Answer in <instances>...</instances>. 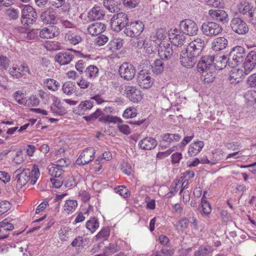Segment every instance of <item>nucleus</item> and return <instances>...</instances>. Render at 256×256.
<instances>
[{"instance_id": "69168bd1", "label": "nucleus", "mask_w": 256, "mask_h": 256, "mask_svg": "<svg viewBox=\"0 0 256 256\" xmlns=\"http://www.w3.org/2000/svg\"><path fill=\"white\" fill-rule=\"evenodd\" d=\"M121 169L125 174L128 176H130L132 174V166L128 162H123L121 165Z\"/></svg>"}, {"instance_id": "c756f323", "label": "nucleus", "mask_w": 256, "mask_h": 256, "mask_svg": "<svg viewBox=\"0 0 256 256\" xmlns=\"http://www.w3.org/2000/svg\"><path fill=\"white\" fill-rule=\"evenodd\" d=\"M228 45V40L224 37H218L214 39L212 44V49L216 52L224 49Z\"/></svg>"}, {"instance_id": "8fccbe9b", "label": "nucleus", "mask_w": 256, "mask_h": 256, "mask_svg": "<svg viewBox=\"0 0 256 256\" xmlns=\"http://www.w3.org/2000/svg\"><path fill=\"white\" fill-rule=\"evenodd\" d=\"M174 254V251L172 249L162 248L160 251L153 252L151 256H172Z\"/></svg>"}, {"instance_id": "9b49d317", "label": "nucleus", "mask_w": 256, "mask_h": 256, "mask_svg": "<svg viewBox=\"0 0 256 256\" xmlns=\"http://www.w3.org/2000/svg\"><path fill=\"white\" fill-rule=\"evenodd\" d=\"M202 33L208 36H213L222 32V26L214 22H204L201 28Z\"/></svg>"}, {"instance_id": "20e7f679", "label": "nucleus", "mask_w": 256, "mask_h": 256, "mask_svg": "<svg viewBox=\"0 0 256 256\" xmlns=\"http://www.w3.org/2000/svg\"><path fill=\"white\" fill-rule=\"evenodd\" d=\"M128 23V17L126 14L119 12L114 15L111 19L110 26L116 32L120 31L126 28Z\"/></svg>"}, {"instance_id": "4468645a", "label": "nucleus", "mask_w": 256, "mask_h": 256, "mask_svg": "<svg viewBox=\"0 0 256 256\" xmlns=\"http://www.w3.org/2000/svg\"><path fill=\"white\" fill-rule=\"evenodd\" d=\"M96 150L92 147L85 148L76 160L78 165H85L92 162L94 158Z\"/></svg>"}, {"instance_id": "4c0bfd02", "label": "nucleus", "mask_w": 256, "mask_h": 256, "mask_svg": "<svg viewBox=\"0 0 256 256\" xmlns=\"http://www.w3.org/2000/svg\"><path fill=\"white\" fill-rule=\"evenodd\" d=\"M146 52L148 54H152L156 52L157 44L154 40L151 38L146 39V43L144 46Z\"/></svg>"}, {"instance_id": "4d7b16f0", "label": "nucleus", "mask_w": 256, "mask_h": 256, "mask_svg": "<svg viewBox=\"0 0 256 256\" xmlns=\"http://www.w3.org/2000/svg\"><path fill=\"white\" fill-rule=\"evenodd\" d=\"M102 114V111L100 109H97L96 112L90 114V116H84L83 118L87 122H90L96 120Z\"/></svg>"}, {"instance_id": "603ef678", "label": "nucleus", "mask_w": 256, "mask_h": 256, "mask_svg": "<svg viewBox=\"0 0 256 256\" xmlns=\"http://www.w3.org/2000/svg\"><path fill=\"white\" fill-rule=\"evenodd\" d=\"M108 40V36L104 34H101L94 39V44L96 46H100L105 44Z\"/></svg>"}, {"instance_id": "c85d7f7f", "label": "nucleus", "mask_w": 256, "mask_h": 256, "mask_svg": "<svg viewBox=\"0 0 256 256\" xmlns=\"http://www.w3.org/2000/svg\"><path fill=\"white\" fill-rule=\"evenodd\" d=\"M94 106V103L90 100L82 101L77 108L76 113L79 115L85 114Z\"/></svg>"}, {"instance_id": "bf43d9fd", "label": "nucleus", "mask_w": 256, "mask_h": 256, "mask_svg": "<svg viewBox=\"0 0 256 256\" xmlns=\"http://www.w3.org/2000/svg\"><path fill=\"white\" fill-rule=\"evenodd\" d=\"M10 208V204L6 200L0 203V216L6 212Z\"/></svg>"}, {"instance_id": "774afa93", "label": "nucleus", "mask_w": 256, "mask_h": 256, "mask_svg": "<svg viewBox=\"0 0 256 256\" xmlns=\"http://www.w3.org/2000/svg\"><path fill=\"white\" fill-rule=\"evenodd\" d=\"M247 84L250 87H256V73L248 76L247 80Z\"/></svg>"}, {"instance_id": "f257e3e1", "label": "nucleus", "mask_w": 256, "mask_h": 256, "mask_svg": "<svg viewBox=\"0 0 256 256\" xmlns=\"http://www.w3.org/2000/svg\"><path fill=\"white\" fill-rule=\"evenodd\" d=\"M40 172L38 166L34 165L30 170L28 168H25L22 170L20 168L16 170L14 174L13 178L16 181L18 186L22 188L28 182L32 185H34L39 178Z\"/></svg>"}, {"instance_id": "b1692460", "label": "nucleus", "mask_w": 256, "mask_h": 256, "mask_svg": "<svg viewBox=\"0 0 256 256\" xmlns=\"http://www.w3.org/2000/svg\"><path fill=\"white\" fill-rule=\"evenodd\" d=\"M65 39L70 44L76 45L82 40V38L77 32L76 28L65 30Z\"/></svg>"}, {"instance_id": "a19ab883", "label": "nucleus", "mask_w": 256, "mask_h": 256, "mask_svg": "<svg viewBox=\"0 0 256 256\" xmlns=\"http://www.w3.org/2000/svg\"><path fill=\"white\" fill-rule=\"evenodd\" d=\"M44 85L50 90L56 91L58 90L60 85L58 82L52 78H48L44 82Z\"/></svg>"}, {"instance_id": "a878e982", "label": "nucleus", "mask_w": 256, "mask_h": 256, "mask_svg": "<svg viewBox=\"0 0 256 256\" xmlns=\"http://www.w3.org/2000/svg\"><path fill=\"white\" fill-rule=\"evenodd\" d=\"M212 65L214 64L216 69L221 70L224 69L228 64L229 66V58L225 56H214Z\"/></svg>"}, {"instance_id": "aec40b11", "label": "nucleus", "mask_w": 256, "mask_h": 256, "mask_svg": "<svg viewBox=\"0 0 256 256\" xmlns=\"http://www.w3.org/2000/svg\"><path fill=\"white\" fill-rule=\"evenodd\" d=\"M256 66V53L251 51L247 55L244 64V74H249Z\"/></svg>"}, {"instance_id": "2f4dec72", "label": "nucleus", "mask_w": 256, "mask_h": 256, "mask_svg": "<svg viewBox=\"0 0 256 256\" xmlns=\"http://www.w3.org/2000/svg\"><path fill=\"white\" fill-rule=\"evenodd\" d=\"M204 146L202 141H196L192 142L188 147V152L190 156H194L198 154Z\"/></svg>"}, {"instance_id": "423d86ee", "label": "nucleus", "mask_w": 256, "mask_h": 256, "mask_svg": "<svg viewBox=\"0 0 256 256\" xmlns=\"http://www.w3.org/2000/svg\"><path fill=\"white\" fill-rule=\"evenodd\" d=\"M144 29V24L140 20L128 23L124 28V32L126 36L134 38L138 36Z\"/></svg>"}, {"instance_id": "49530a36", "label": "nucleus", "mask_w": 256, "mask_h": 256, "mask_svg": "<svg viewBox=\"0 0 256 256\" xmlns=\"http://www.w3.org/2000/svg\"><path fill=\"white\" fill-rule=\"evenodd\" d=\"M78 204L76 200H66L65 202V212L69 214L74 211L76 206Z\"/></svg>"}, {"instance_id": "72a5a7b5", "label": "nucleus", "mask_w": 256, "mask_h": 256, "mask_svg": "<svg viewBox=\"0 0 256 256\" xmlns=\"http://www.w3.org/2000/svg\"><path fill=\"white\" fill-rule=\"evenodd\" d=\"M85 74L88 78L94 80L98 76L99 69L96 66L90 65L86 68Z\"/></svg>"}, {"instance_id": "9d476101", "label": "nucleus", "mask_w": 256, "mask_h": 256, "mask_svg": "<svg viewBox=\"0 0 256 256\" xmlns=\"http://www.w3.org/2000/svg\"><path fill=\"white\" fill-rule=\"evenodd\" d=\"M8 72L13 78H26L28 74H30L28 66L25 64L13 66L10 68Z\"/></svg>"}, {"instance_id": "f3484780", "label": "nucleus", "mask_w": 256, "mask_h": 256, "mask_svg": "<svg viewBox=\"0 0 256 256\" xmlns=\"http://www.w3.org/2000/svg\"><path fill=\"white\" fill-rule=\"evenodd\" d=\"M158 52L160 58L166 60L170 59L174 53L172 46L169 42L167 41L160 43Z\"/></svg>"}, {"instance_id": "1a4fd4ad", "label": "nucleus", "mask_w": 256, "mask_h": 256, "mask_svg": "<svg viewBox=\"0 0 256 256\" xmlns=\"http://www.w3.org/2000/svg\"><path fill=\"white\" fill-rule=\"evenodd\" d=\"M180 28L184 34L188 36L195 35L198 31V26L194 21L190 19L182 20L180 24Z\"/></svg>"}, {"instance_id": "5fc2aeb1", "label": "nucleus", "mask_w": 256, "mask_h": 256, "mask_svg": "<svg viewBox=\"0 0 256 256\" xmlns=\"http://www.w3.org/2000/svg\"><path fill=\"white\" fill-rule=\"evenodd\" d=\"M110 236V228L108 227L102 228L96 236L97 239L106 240Z\"/></svg>"}, {"instance_id": "c9c22d12", "label": "nucleus", "mask_w": 256, "mask_h": 256, "mask_svg": "<svg viewBox=\"0 0 256 256\" xmlns=\"http://www.w3.org/2000/svg\"><path fill=\"white\" fill-rule=\"evenodd\" d=\"M123 45V40L120 38H114L111 40L108 45V49L112 52H114L120 49Z\"/></svg>"}, {"instance_id": "864d4df0", "label": "nucleus", "mask_w": 256, "mask_h": 256, "mask_svg": "<svg viewBox=\"0 0 256 256\" xmlns=\"http://www.w3.org/2000/svg\"><path fill=\"white\" fill-rule=\"evenodd\" d=\"M137 114V110L134 107L126 108L124 112L123 116L125 118H133Z\"/></svg>"}, {"instance_id": "ea45409f", "label": "nucleus", "mask_w": 256, "mask_h": 256, "mask_svg": "<svg viewBox=\"0 0 256 256\" xmlns=\"http://www.w3.org/2000/svg\"><path fill=\"white\" fill-rule=\"evenodd\" d=\"M178 232H183L188 226V220L183 218L180 220L174 225Z\"/></svg>"}, {"instance_id": "338daca9", "label": "nucleus", "mask_w": 256, "mask_h": 256, "mask_svg": "<svg viewBox=\"0 0 256 256\" xmlns=\"http://www.w3.org/2000/svg\"><path fill=\"white\" fill-rule=\"evenodd\" d=\"M27 104L29 106H38L39 104V100L34 96H32L26 100Z\"/></svg>"}, {"instance_id": "7ed1b4c3", "label": "nucleus", "mask_w": 256, "mask_h": 256, "mask_svg": "<svg viewBox=\"0 0 256 256\" xmlns=\"http://www.w3.org/2000/svg\"><path fill=\"white\" fill-rule=\"evenodd\" d=\"M64 160L60 158L56 162V165L54 167H52L50 169V172L54 178H50V181L54 188H60L64 182Z\"/></svg>"}, {"instance_id": "4be33fe9", "label": "nucleus", "mask_w": 256, "mask_h": 256, "mask_svg": "<svg viewBox=\"0 0 256 256\" xmlns=\"http://www.w3.org/2000/svg\"><path fill=\"white\" fill-rule=\"evenodd\" d=\"M208 14L212 20L222 23L228 22L229 20L228 15L224 10L211 9L208 11Z\"/></svg>"}, {"instance_id": "412c9836", "label": "nucleus", "mask_w": 256, "mask_h": 256, "mask_svg": "<svg viewBox=\"0 0 256 256\" xmlns=\"http://www.w3.org/2000/svg\"><path fill=\"white\" fill-rule=\"evenodd\" d=\"M125 94L130 100L134 102H138L142 99L140 91L136 87L132 86H126Z\"/></svg>"}, {"instance_id": "cd10ccee", "label": "nucleus", "mask_w": 256, "mask_h": 256, "mask_svg": "<svg viewBox=\"0 0 256 256\" xmlns=\"http://www.w3.org/2000/svg\"><path fill=\"white\" fill-rule=\"evenodd\" d=\"M106 28L105 24L102 22H94L88 26V32L92 36H97L104 32Z\"/></svg>"}, {"instance_id": "5701e85b", "label": "nucleus", "mask_w": 256, "mask_h": 256, "mask_svg": "<svg viewBox=\"0 0 256 256\" xmlns=\"http://www.w3.org/2000/svg\"><path fill=\"white\" fill-rule=\"evenodd\" d=\"M40 18L42 22L46 24H55L58 20L56 12L52 8H48L42 12L40 15Z\"/></svg>"}, {"instance_id": "6ab92c4d", "label": "nucleus", "mask_w": 256, "mask_h": 256, "mask_svg": "<svg viewBox=\"0 0 256 256\" xmlns=\"http://www.w3.org/2000/svg\"><path fill=\"white\" fill-rule=\"evenodd\" d=\"M204 44L205 42L203 39L197 38L189 44L186 49H188V51L190 52H189L190 53L192 52L198 56L204 46Z\"/></svg>"}, {"instance_id": "7c9ffc66", "label": "nucleus", "mask_w": 256, "mask_h": 256, "mask_svg": "<svg viewBox=\"0 0 256 256\" xmlns=\"http://www.w3.org/2000/svg\"><path fill=\"white\" fill-rule=\"evenodd\" d=\"M167 35V32L166 30L162 28H160L157 30L154 36L151 37V39L154 40L156 44L160 46V43H162L164 41L169 42Z\"/></svg>"}, {"instance_id": "c03bdc74", "label": "nucleus", "mask_w": 256, "mask_h": 256, "mask_svg": "<svg viewBox=\"0 0 256 256\" xmlns=\"http://www.w3.org/2000/svg\"><path fill=\"white\" fill-rule=\"evenodd\" d=\"M99 120L102 122L108 123H122V122L120 118L110 115L102 116L100 118Z\"/></svg>"}, {"instance_id": "393cba45", "label": "nucleus", "mask_w": 256, "mask_h": 256, "mask_svg": "<svg viewBox=\"0 0 256 256\" xmlns=\"http://www.w3.org/2000/svg\"><path fill=\"white\" fill-rule=\"evenodd\" d=\"M158 144L157 141L151 137H146L140 140L138 142L139 147L144 150H151L155 148Z\"/></svg>"}, {"instance_id": "0e129e2a", "label": "nucleus", "mask_w": 256, "mask_h": 256, "mask_svg": "<svg viewBox=\"0 0 256 256\" xmlns=\"http://www.w3.org/2000/svg\"><path fill=\"white\" fill-rule=\"evenodd\" d=\"M118 124V128L121 132L126 135H128L130 133V128L128 125L125 124H122L120 123Z\"/></svg>"}, {"instance_id": "0eeeda50", "label": "nucleus", "mask_w": 256, "mask_h": 256, "mask_svg": "<svg viewBox=\"0 0 256 256\" xmlns=\"http://www.w3.org/2000/svg\"><path fill=\"white\" fill-rule=\"evenodd\" d=\"M182 136L178 133H164L160 135V144L162 150L169 148L170 145L178 142Z\"/></svg>"}, {"instance_id": "052dcab7", "label": "nucleus", "mask_w": 256, "mask_h": 256, "mask_svg": "<svg viewBox=\"0 0 256 256\" xmlns=\"http://www.w3.org/2000/svg\"><path fill=\"white\" fill-rule=\"evenodd\" d=\"M179 182V180L177 182H176L174 184L171 185V188L170 192H168L166 195L165 197L166 198H170L172 197L177 192V186L178 185V183Z\"/></svg>"}, {"instance_id": "f704fd0d", "label": "nucleus", "mask_w": 256, "mask_h": 256, "mask_svg": "<svg viewBox=\"0 0 256 256\" xmlns=\"http://www.w3.org/2000/svg\"><path fill=\"white\" fill-rule=\"evenodd\" d=\"M213 248L208 245L200 246L198 250L196 251L194 256H212Z\"/></svg>"}, {"instance_id": "bb28decb", "label": "nucleus", "mask_w": 256, "mask_h": 256, "mask_svg": "<svg viewBox=\"0 0 256 256\" xmlns=\"http://www.w3.org/2000/svg\"><path fill=\"white\" fill-rule=\"evenodd\" d=\"M244 74V70L234 67L230 72L228 80L231 84H237L242 80Z\"/></svg>"}, {"instance_id": "09e8293b", "label": "nucleus", "mask_w": 256, "mask_h": 256, "mask_svg": "<svg viewBox=\"0 0 256 256\" xmlns=\"http://www.w3.org/2000/svg\"><path fill=\"white\" fill-rule=\"evenodd\" d=\"M115 192L118 193L124 198H128L130 196V192L128 189L124 186H118L115 188Z\"/></svg>"}, {"instance_id": "e433bc0d", "label": "nucleus", "mask_w": 256, "mask_h": 256, "mask_svg": "<svg viewBox=\"0 0 256 256\" xmlns=\"http://www.w3.org/2000/svg\"><path fill=\"white\" fill-rule=\"evenodd\" d=\"M56 28L54 26H49L42 28L40 32V36L44 38H52L55 36Z\"/></svg>"}, {"instance_id": "2eb2a0df", "label": "nucleus", "mask_w": 256, "mask_h": 256, "mask_svg": "<svg viewBox=\"0 0 256 256\" xmlns=\"http://www.w3.org/2000/svg\"><path fill=\"white\" fill-rule=\"evenodd\" d=\"M230 26L234 32L239 34H245L248 31V28L246 22L238 18L232 20Z\"/></svg>"}, {"instance_id": "de8ad7c7", "label": "nucleus", "mask_w": 256, "mask_h": 256, "mask_svg": "<svg viewBox=\"0 0 256 256\" xmlns=\"http://www.w3.org/2000/svg\"><path fill=\"white\" fill-rule=\"evenodd\" d=\"M6 14L10 20H16L19 16V11L14 8H10L6 10Z\"/></svg>"}, {"instance_id": "473e14b6", "label": "nucleus", "mask_w": 256, "mask_h": 256, "mask_svg": "<svg viewBox=\"0 0 256 256\" xmlns=\"http://www.w3.org/2000/svg\"><path fill=\"white\" fill-rule=\"evenodd\" d=\"M104 16L103 10L98 6H94L88 13V18L92 20L102 19Z\"/></svg>"}, {"instance_id": "39448f33", "label": "nucleus", "mask_w": 256, "mask_h": 256, "mask_svg": "<svg viewBox=\"0 0 256 256\" xmlns=\"http://www.w3.org/2000/svg\"><path fill=\"white\" fill-rule=\"evenodd\" d=\"M244 52L242 46L234 48L229 54V66L234 68L242 62L246 56Z\"/></svg>"}, {"instance_id": "3c124183", "label": "nucleus", "mask_w": 256, "mask_h": 256, "mask_svg": "<svg viewBox=\"0 0 256 256\" xmlns=\"http://www.w3.org/2000/svg\"><path fill=\"white\" fill-rule=\"evenodd\" d=\"M238 11L240 13L242 14H246V13H248V15L250 16V13L252 12V10L250 9V6L248 2H244L241 3L238 6Z\"/></svg>"}, {"instance_id": "dca6fc26", "label": "nucleus", "mask_w": 256, "mask_h": 256, "mask_svg": "<svg viewBox=\"0 0 256 256\" xmlns=\"http://www.w3.org/2000/svg\"><path fill=\"white\" fill-rule=\"evenodd\" d=\"M36 18V13L32 6L29 5L24 6L22 11V22L28 24L32 23L33 22L35 21Z\"/></svg>"}, {"instance_id": "79ce46f5", "label": "nucleus", "mask_w": 256, "mask_h": 256, "mask_svg": "<svg viewBox=\"0 0 256 256\" xmlns=\"http://www.w3.org/2000/svg\"><path fill=\"white\" fill-rule=\"evenodd\" d=\"M152 72L156 74H162L164 70V64L161 60H156L152 66Z\"/></svg>"}, {"instance_id": "e2e57ef3", "label": "nucleus", "mask_w": 256, "mask_h": 256, "mask_svg": "<svg viewBox=\"0 0 256 256\" xmlns=\"http://www.w3.org/2000/svg\"><path fill=\"white\" fill-rule=\"evenodd\" d=\"M90 82L85 78L81 76V78L77 81V84L82 89H86L90 86Z\"/></svg>"}, {"instance_id": "a18cd8bd", "label": "nucleus", "mask_w": 256, "mask_h": 256, "mask_svg": "<svg viewBox=\"0 0 256 256\" xmlns=\"http://www.w3.org/2000/svg\"><path fill=\"white\" fill-rule=\"evenodd\" d=\"M54 107L53 109L54 112L60 116H63L64 114V109L60 100L56 98H54Z\"/></svg>"}, {"instance_id": "f8f14e48", "label": "nucleus", "mask_w": 256, "mask_h": 256, "mask_svg": "<svg viewBox=\"0 0 256 256\" xmlns=\"http://www.w3.org/2000/svg\"><path fill=\"white\" fill-rule=\"evenodd\" d=\"M137 82L140 87L146 89L152 86L154 79L150 73L146 70H142L138 72Z\"/></svg>"}, {"instance_id": "13d9d810", "label": "nucleus", "mask_w": 256, "mask_h": 256, "mask_svg": "<svg viewBox=\"0 0 256 256\" xmlns=\"http://www.w3.org/2000/svg\"><path fill=\"white\" fill-rule=\"evenodd\" d=\"M24 161L23 152L22 150H18L16 152L13 158V162L16 164H21Z\"/></svg>"}, {"instance_id": "ddd939ff", "label": "nucleus", "mask_w": 256, "mask_h": 256, "mask_svg": "<svg viewBox=\"0 0 256 256\" xmlns=\"http://www.w3.org/2000/svg\"><path fill=\"white\" fill-rule=\"evenodd\" d=\"M136 72L134 66L129 62L123 63L119 68L120 76L128 80H132L134 77Z\"/></svg>"}, {"instance_id": "6e6552de", "label": "nucleus", "mask_w": 256, "mask_h": 256, "mask_svg": "<svg viewBox=\"0 0 256 256\" xmlns=\"http://www.w3.org/2000/svg\"><path fill=\"white\" fill-rule=\"evenodd\" d=\"M188 49L182 51L180 54V62L181 64L186 68H192L196 62L197 55L192 52H189Z\"/></svg>"}, {"instance_id": "6e6d98bb", "label": "nucleus", "mask_w": 256, "mask_h": 256, "mask_svg": "<svg viewBox=\"0 0 256 256\" xmlns=\"http://www.w3.org/2000/svg\"><path fill=\"white\" fill-rule=\"evenodd\" d=\"M201 204L202 208L203 214L208 215L211 212L212 208L210 204L204 198H202L201 200Z\"/></svg>"}, {"instance_id": "37998d69", "label": "nucleus", "mask_w": 256, "mask_h": 256, "mask_svg": "<svg viewBox=\"0 0 256 256\" xmlns=\"http://www.w3.org/2000/svg\"><path fill=\"white\" fill-rule=\"evenodd\" d=\"M246 101L248 105H252L256 102V91L249 90L244 95Z\"/></svg>"}, {"instance_id": "a211bd4d", "label": "nucleus", "mask_w": 256, "mask_h": 256, "mask_svg": "<svg viewBox=\"0 0 256 256\" xmlns=\"http://www.w3.org/2000/svg\"><path fill=\"white\" fill-rule=\"evenodd\" d=\"M185 36L176 29H171L168 32V40L174 46H182L185 42Z\"/></svg>"}, {"instance_id": "58836bf2", "label": "nucleus", "mask_w": 256, "mask_h": 256, "mask_svg": "<svg viewBox=\"0 0 256 256\" xmlns=\"http://www.w3.org/2000/svg\"><path fill=\"white\" fill-rule=\"evenodd\" d=\"M86 228L92 233H94L99 227V222L97 218H92L86 224Z\"/></svg>"}, {"instance_id": "680f3d73", "label": "nucleus", "mask_w": 256, "mask_h": 256, "mask_svg": "<svg viewBox=\"0 0 256 256\" xmlns=\"http://www.w3.org/2000/svg\"><path fill=\"white\" fill-rule=\"evenodd\" d=\"M104 6L111 12L118 11V8L114 4L113 1H110V2L104 1Z\"/></svg>"}, {"instance_id": "f03ea898", "label": "nucleus", "mask_w": 256, "mask_h": 256, "mask_svg": "<svg viewBox=\"0 0 256 256\" xmlns=\"http://www.w3.org/2000/svg\"><path fill=\"white\" fill-rule=\"evenodd\" d=\"M213 60V56H206L201 58L197 64L198 71L202 73L201 80L205 83L212 82L215 78L212 66Z\"/></svg>"}]
</instances>
